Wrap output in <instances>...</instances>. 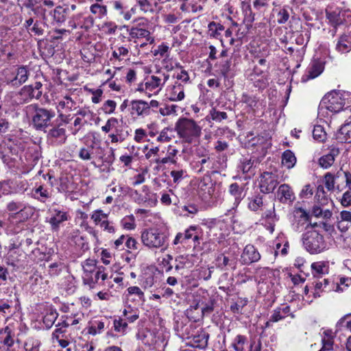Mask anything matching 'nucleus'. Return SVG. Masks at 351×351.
<instances>
[{"mask_svg":"<svg viewBox=\"0 0 351 351\" xmlns=\"http://www.w3.org/2000/svg\"><path fill=\"white\" fill-rule=\"evenodd\" d=\"M93 146L82 147L80 149L79 157L83 160H89L92 158L93 154Z\"/></svg>","mask_w":351,"mask_h":351,"instance_id":"nucleus-54","label":"nucleus"},{"mask_svg":"<svg viewBox=\"0 0 351 351\" xmlns=\"http://www.w3.org/2000/svg\"><path fill=\"white\" fill-rule=\"evenodd\" d=\"M339 149L335 147L332 148L328 154L319 158V165L324 169H328L333 165L335 158L339 155Z\"/></svg>","mask_w":351,"mask_h":351,"instance_id":"nucleus-26","label":"nucleus"},{"mask_svg":"<svg viewBox=\"0 0 351 351\" xmlns=\"http://www.w3.org/2000/svg\"><path fill=\"white\" fill-rule=\"evenodd\" d=\"M175 130L183 141L195 142L202 134V128L192 119L182 117L175 124Z\"/></svg>","mask_w":351,"mask_h":351,"instance_id":"nucleus-1","label":"nucleus"},{"mask_svg":"<svg viewBox=\"0 0 351 351\" xmlns=\"http://www.w3.org/2000/svg\"><path fill=\"white\" fill-rule=\"evenodd\" d=\"M58 317L56 310L50 308L43 317V323L46 328L49 329L53 325L54 322Z\"/></svg>","mask_w":351,"mask_h":351,"instance_id":"nucleus-42","label":"nucleus"},{"mask_svg":"<svg viewBox=\"0 0 351 351\" xmlns=\"http://www.w3.org/2000/svg\"><path fill=\"white\" fill-rule=\"evenodd\" d=\"M29 77V71L25 66H21L17 69L15 77L10 81L13 86H21L25 83Z\"/></svg>","mask_w":351,"mask_h":351,"instance_id":"nucleus-31","label":"nucleus"},{"mask_svg":"<svg viewBox=\"0 0 351 351\" xmlns=\"http://www.w3.org/2000/svg\"><path fill=\"white\" fill-rule=\"evenodd\" d=\"M121 225L124 229L133 230L136 227L133 215L126 216L121 220Z\"/></svg>","mask_w":351,"mask_h":351,"instance_id":"nucleus-57","label":"nucleus"},{"mask_svg":"<svg viewBox=\"0 0 351 351\" xmlns=\"http://www.w3.org/2000/svg\"><path fill=\"white\" fill-rule=\"evenodd\" d=\"M312 273L314 276L319 277L324 274H328L329 270V264L327 261H317L311 264Z\"/></svg>","mask_w":351,"mask_h":351,"instance_id":"nucleus-29","label":"nucleus"},{"mask_svg":"<svg viewBox=\"0 0 351 351\" xmlns=\"http://www.w3.org/2000/svg\"><path fill=\"white\" fill-rule=\"evenodd\" d=\"M261 254L252 245H247L241 254V259L245 264H250L259 261Z\"/></svg>","mask_w":351,"mask_h":351,"instance_id":"nucleus-21","label":"nucleus"},{"mask_svg":"<svg viewBox=\"0 0 351 351\" xmlns=\"http://www.w3.org/2000/svg\"><path fill=\"white\" fill-rule=\"evenodd\" d=\"M43 84L40 82H36L34 87L25 86L23 90L27 91L31 97L39 99L42 95V91L40 90Z\"/></svg>","mask_w":351,"mask_h":351,"instance_id":"nucleus-47","label":"nucleus"},{"mask_svg":"<svg viewBox=\"0 0 351 351\" xmlns=\"http://www.w3.org/2000/svg\"><path fill=\"white\" fill-rule=\"evenodd\" d=\"M40 346V341L33 337L27 338L24 343L25 351H39Z\"/></svg>","mask_w":351,"mask_h":351,"instance_id":"nucleus-48","label":"nucleus"},{"mask_svg":"<svg viewBox=\"0 0 351 351\" xmlns=\"http://www.w3.org/2000/svg\"><path fill=\"white\" fill-rule=\"evenodd\" d=\"M296 163V157L293 152L287 149L282 155V164L287 169L293 168Z\"/></svg>","mask_w":351,"mask_h":351,"instance_id":"nucleus-37","label":"nucleus"},{"mask_svg":"<svg viewBox=\"0 0 351 351\" xmlns=\"http://www.w3.org/2000/svg\"><path fill=\"white\" fill-rule=\"evenodd\" d=\"M127 291L129 295H135L139 300L145 302L144 293L138 287H130L128 288Z\"/></svg>","mask_w":351,"mask_h":351,"instance_id":"nucleus-61","label":"nucleus"},{"mask_svg":"<svg viewBox=\"0 0 351 351\" xmlns=\"http://www.w3.org/2000/svg\"><path fill=\"white\" fill-rule=\"evenodd\" d=\"M310 214L303 208L296 204L293 210L292 228L295 232H302L309 226Z\"/></svg>","mask_w":351,"mask_h":351,"instance_id":"nucleus-11","label":"nucleus"},{"mask_svg":"<svg viewBox=\"0 0 351 351\" xmlns=\"http://www.w3.org/2000/svg\"><path fill=\"white\" fill-rule=\"evenodd\" d=\"M228 192L234 198L232 208H236L245 197L243 189L237 183H232L229 186Z\"/></svg>","mask_w":351,"mask_h":351,"instance_id":"nucleus-25","label":"nucleus"},{"mask_svg":"<svg viewBox=\"0 0 351 351\" xmlns=\"http://www.w3.org/2000/svg\"><path fill=\"white\" fill-rule=\"evenodd\" d=\"M82 268H83V277H86V276H89L93 272L98 269V267L96 265V261L93 259H87L84 263H82Z\"/></svg>","mask_w":351,"mask_h":351,"instance_id":"nucleus-44","label":"nucleus"},{"mask_svg":"<svg viewBox=\"0 0 351 351\" xmlns=\"http://www.w3.org/2000/svg\"><path fill=\"white\" fill-rule=\"evenodd\" d=\"M313 136L315 139L322 142L326 138V132L321 125L314 127L313 130Z\"/></svg>","mask_w":351,"mask_h":351,"instance_id":"nucleus-59","label":"nucleus"},{"mask_svg":"<svg viewBox=\"0 0 351 351\" xmlns=\"http://www.w3.org/2000/svg\"><path fill=\"white\" fill-rule=\"evenodd\" d=\"M209 338V334L204 330H201L197 332V334L195 335L192 337L193 346L198 348H205L208 345V341Z\"/></svg>","mask_w":351,"mask_h":351,"instance_id":"nucleus-27","label":"nucleus"},{"mask_svg":"<svg viewBox=\"0 0 351 351\" xmlns=\"http://www.w3.org/2000/svg\"><path fill=\"white\" fill-rule=\"evenodd\" d=\"M342 176V170H339L335 175L331 172H328L325 174L324 182L326 188L328 191H333L335 188V180Z\"/></svg>","mask_w":351,"mask_h":351,"instance_id":"nucleus-33","label":"nucleus"},{"mask_svg":"<svg viewBox=\"0 0 351 351\" xmlns=\"http://www.w3.org/2000/svg\"><path fill=\"white\" fill-rule=\"evenodd\" d=\"M336 49L341 53H348L351 50V31L339 36L337 41Z\"/></svg>","mask_w":351,"mask_h":351,"instance_id":"nucleus-22","label":"nucleus"},{"mask_svg":"<svg viewBox=\"0 0 351 351\" xmlns=\"http://www.w3.org/2000/svg\"><path fill=\"white\" fill-rule=\"evenodd\" d=\"M326 18L331 25L337 27L342 24L345 20V12L341 9L336 8H327L326 9Z\"/></svg>","mask_w":351,"mask_h":351,"instance_id":"nucleus-19","label":"nucleus"},{"mask_svg":"<svg viewBox=\"0 0 351 351\" xmlns=\"http://www.w3.org/2000/svg\"><path fill=\"white\" fill-rule=\"evenodd\" d=\"M48 213L49 218L47 221L53 231H58L60 229V225L66 221L69 218L68 212L57 205H52L48 209Z\"/></svg>","mask_w":351,"mask_h":351,"instance_id":"nucleus-10","label":"nucleus"},{"mask_svg":"<svg viewBox=\"0 0 351 351\" xmlns=\"http://www.w3.org/2000/svg\"><path fill=\"white\" fill-rule=\"evenodd\" d=\"M109 138L112 143H121L125 139V135H124L121 129L116 128L115 132L109 134Z\"/></svg>","mask_w":351,"mask_h":351,"instance_id":"nucleus-60","label":"nucleus"},{"mask_svg":"<svg viewBox=\"0 0 351 351\" xmlns=\"http://www.w3.org/2000/svg\"><path fill=\"white\" fill-rule=\"evenodd\" d=\"M71 242L79 249L85 251L88 250V243L84 241V238L80 234L79 230H74L71 233Z\"/></svg>","mask_w":351,"mask_h":351,"instance_id":"nucleus-35","label":"nucleus"},{"mask_svg":"<svg viewBox=\"0 0 351 351\" xmlns=\"http://www.w3.org/2000/svg\"><path fill=\"white\" fill-rule=\"evenodd\" d=\"M48 137L56 139L59 144H62L66 139V130L61 127L60 123H58L56 125L49 130Z\"/></svg>","mask_w":351,"mask_h":351,"instance_id":"nucleus-24","label":"nucleus"},{"mask_svg":"<svg viewBox=\"0 0 351 351\" xmlns=\"http://www.w3.org/2000/svg\"><path fill=\"white\" fill-rule=\"evenodd\" d=\"M41 12V17L44 25L56 26L62 24L66 21V10L58 5L53 10L47 11L39 6L35 10V13Z\"/></svg>","mask_w":351,"mask_h":351,"instance_id":"nucleus-7","label":"nucleus"},{"mask_svg":"<svg viewBox=\"0 0 351 351\" xmlns=\"http://www.w3.org/2000/svg\"><path fill=\"white\" fill-rule=\"evenodd\" d=\"M213 311V305H206L204 307L199 308V304H196L194 306H191L186 311V314L190 320L197 322L202 319L205 314L210 313Z\"/></svg>","mask_w":351,"mask_h":351,"instance_id":"nucleus-15","label":"nucleus"},{"mask_svg":"<svg viewBox=\"0 0 351 351\" xmlns=\"http://www.w3.org/2000/svg\"><path fill=\"white\" fill-rule=\"evenodd\" d=\"M142 191L144 194H141L137 191H134L135 196L134 198L135 202L145 206H155L158 202L156 195L152 193L149 187L146 185L142 187Z\"/></svg>","mask_w":351,"mask_h":351,"instance_id":"nucleus-13","label":"nucleus"},{"mask_svg":"<svg viewBox=\"0 0 351 351\" xmlns=\"http://www.w3.org/2000/svg\"><path fill=\"white\" fill-rule=\"evenodd\" d=\"M248 208L252 211H258L262 210L264 206L263 196L260 195H254L248 199Z\"/></svg>","mask_w":351,"mask_h":351,"instance_id":"nucleus-40","label":"nucleus"},{"mask_svg":"<svg viewBox=\"0 0 351 351\" xmlns=\"http://www.w3.org/2000/svg\"><path fill=\"white\" fill-rule=\"evenodd\" d=\"M170 130L165 128L158 136L156 141L159 143H168L171 140V137L169 135Z\"/></svg>","mask_w":351,"mask_h":351,"instance_id":"nucleus-64","label":"nucleus"},{"mask_svg":"<svg viewBox=\"0 0 351 351\" xmlns=\"http://www.w3.org/2000/svg\"><path fill=\"white\" fill-rule=\"evenodd\" d=\"M169 47L167 44L162 43L158 45L157 49L154 51V56H160V57L167 58L169 56Z\"/></svg>","mask_w":351,"mask_h":351,"instance_id":"nucleus-62","label":"nucleus"},{"mask_svg":"<svg viewBox=\"0 0 351 351\" xmlns=\"http://www.w3.org/2000/svg\"><path fill=\"white\" fill-rule=\"evenodd\" d=\"M337 228L346 233V237L351 241V211L342 210L337 218Z\"/></svg>","mask_w":351,"mask_h":351,"instance_id":"nucleus-16","label":"nucleus"},{"mask_svg":"<svg viewBox=\"0 0 351 351\" xmlns=\"http://www.w3.org/2000/svg\"><path fill=\"white\" fill-rule=\"evenodd\" d=\"M169 78V74L158 71L154 75L147 76L143 82L138 85L136 90L144 93L149 97L156 95L162 89Z\"/></svg>","mask_w":351,"mask_h":351,"instance_id":"nucleus-2","label":"nucleus"},{"mask_svg":"<svg viewBox=\"0 0 351 351\" xmlns=\"http://www.w3.org/2000/svg\"><path fill=\"white\" fill-rule=\"evenodd\" d=\"M180 215L183 217H193L198 212V208L195 204H187L182 206L180 208Z\"/></svg>","mask_w":351,"mask_h":351,"instance_id":"nucleus-46","label":"nucleus"},{"mask_svg":"<svg viewBox=\"0 0 351 351\" xmlns=\"http://www.w3.org/2000/svg\"><path fill=\"white\" fill-rule=\"evenodd\" d=\"M176 78L178 80L177 82H181L184 85L191 83L189 73L184 69H181V71L176 74Z\"/></svg>","mask_w":351,"mask_h":351,"instance_id":"nucleus-63","label":"nucleus"},{"mask_svg":"<svg viewBox=\"0 0 351 351\" xmlns=\"http://www.w3.org/2000/svg\"><path fill=\"white\" fill-rule=\"evenodd\" d=\"M324 71V65L321 62L313 61L306 71L307 80L314 79L319 76Z\"/></svg>","mask_w":351,"mask_h":351,"instance_id":"nucleus-32","label":"nucleus"},{"mask_svg":"<svg viewBox=\"0 0 351 351\" xmlns=\"http://www.w3.org/2000/svg\"><path fill=\"white\" fill-rule=\"evenodd\" d=\"M270 273L268 267L257 268L255 271L254 278L258 283L263 282Z\"/></svg>","mask_w":351,"mask_h":351,"instance_id":"nucleus-51","label":"nucleus"},{"mask_svg":"<svg viewBox=\"0 0 351 351\" xmlns=\"http://www.w3.org/2000/svg\"><path fill=\"white\" fill-rule=\"evenodd\" d=\"M177 108L176 105H165L159 108V112L163 117L170 116L176 113Z\"/></svg>","mask_w":351,"mask_h":351,"instance_id":"nucleus-56","label":"nucleus"},{"mask_svg":"<svg viewBox=\"0 0 351 351\" xmlns=\"http://www.w3.org/2000/svg\"><path fill=\"white\" fill-rule=\"evenodd\" d=\"M128 53V47L124 46L119 47L112 51V58L115 60H121L122 57L127 56Z\"/></svg>","mask_w":351,"mask_h":351,"instance_id":"nucleus-53","label":"nucleus"},{"mask_svg":"<svg viewBox=\"0 0 351 351\" xmlns=\"http://www.w3.org/2000/svg\"><path fill=\"white\" fill-rule=\"evenodd\" d=\"M330 204H332V201L326 195L324 187L319 186L315 195V202L311 210L312 215L317 218L330 219L332 215Z\"/></svg>","mask_w":351,"mask_h":351,"instance_id":"nucleus-6","label":"nucleus"},{"mask_svg":"<svg viewBox=\"0 0 351 351\" xmlns=\"http://www.w3.org/2000/svg\"><path fill=\"white\" fill-rule=\"evenodd\" d=\"M343 99L339 92L332 91L326 95L320 104L319 112L324 108L332 112H339L344 106Z\"/></svg>","mask_w":351,"mask_h":351,"instance_id":"nucleus-9","label":"nucleus"},{"mask_svg":"<svg viewBox=\"0 0 351 351\" xmlns=\"http://www.w3.org/2000/svg\"><path fill=\"white\" fill-rule=\"evenodd\" d=\"M112 7L117 16L121 17L125 21L130 20V14L127 12V7L120 1H114L112 2Z\"/></svg>","mask_w":351,"mask_h":351,"instance_id":"nucleus-39","label":"nucleus"},{"mask_svg":"<svg viewBox=\"0 0 351 351\" xmlns=\"http://www.w3.org/2000/svg\"><path fill=\"white\" fill-rule=\"evenodd\" d=\"M73 110L76 109V102L70 95H65L61 99L58 105V109Z\"/></svg>","mask_w":351,"mask_h":351,"instance_id":"nucleus-38","label":"nucleus"},{"mask_svg":"<svg viewBox=\"0 0 351 351\" xmlns=\"http://www.w3.org/2000/svg\"><path fill=\"white\" fill-rule=\"evenodd\" d=\"M315 226H312L311 230L304 233L302 238L304 249L311 254L322 253L328 248L323 234L313 228Z\"/></svg>","mask_w":351,"mask_h":351,"instance_id":"nucleus-3","label":"nucleus"},{"mask_svg":"<svg viewBox=\"0 0 351 351\" xmlns=\"http://www.w3.org/2000/svg\"><path fill=\"white\" fill-rule=\"evenodd\" d=\"M216 266L221 270H223L228 266L234 268L235 267V262L233 258H230L223 254H221L216 258Z\"/></svg>","mask_w":351,"mask_h":351,"instance_id":"nucleus-36","label":"nucleus"},{"mask_svg":"<svg viewBox=\"0 0 351 351\" xmlns=\"http://www.w3.org/2000/svg\"><path fill=\"white\" fill-rule=\"evenodd\" d=\"M108 215L104 213L101 210H96L91 215V219L95 223V224H101L103 221H106Z\"/></svg>","mask_w":351,"mask_h":351,"instance_id":"nucleus-55","label":"nucleus"},{"mask_svg":"<svg viewBox=\"0 0 351 351\" xmlns=\"http://www.w3.org/2000/svg\"><path fill=\"white\" fill-rule=\"evenodd\" d=\"M335 336L332 330L326 329L324 330L322 339V348L320 351H329L332 350Z\"/></svg>","mask_w":351,"mask_h":351,"instance_id":"nucleus-28","label":"nucleus"},{"mask_svg":"<svg viewBox=\"0 0 351 351\" xmlns=\"http://www.w3.org/2000/svg\"><path fill=\"white\" fill-rule=\"evenodd\" d=\"M141 238L143 244L150 250L158 249L164 252L167 248V236L157 228L144 230L141 233Z\"/></svg>","mask_w":351,"mask_h":351,"instance_id":"nucleus-5","label":"nucleus"},{"mask_svg":"<svg viewBox=\"0 0 351 351\" xmlns=\"http://www.w3.org/2000/svg\"><path fill=\"white\" fill-rule=\"evenodd\" d=\"M227 118L228 115L226 112L218 111L213 108L209 111L208 114L206 117V120L208 121H215L216 122H221L222 120H225Z\"/></svg>","mask_w":351,"mask_h":351,"instance_id":"nucleus-41","label":"nucleus"},{"mask_svg":"<svg viewBox=\"0 0 351 351\" xmlns=\"http://www.w3.org/2000/svg\"><path fill=\"white\" fill-rule=\"evenodd\" d=\"M106 268L103 266H99L98 269L95 270L93 274L86 277H83L84 283L88 285L90 287L93 288L94 286L98 283L99 279L101 278V280H105L108 274L105 272Z\"/></svg>","mask_w":351,"mask_h":351,"instance_id":"nucleus-20","label":"nucleus"},{"mask_svg":"<svg viewBox=\"0 0 351 351\" xmlns=\"http://www.w3.org/2000/svg\"><path fill=\"white\" fill-rule=\"evenodd\" d=\"M114 328L115 331L125 334L128 328V323L121 319H114Z\"/></svg>","mask_w":351,"mask_h":351,"instance_id":"nucleus-58","label":"nucleus"},{"mask_svg":"<svg viewBox=\"0 0 351 351\" xmlns=\"http://www.w3.org/2000/svg\"><path fill=\"white\" fill-rule=\"evenodd\" d=\"M247 343V337L244 335H237L231 343V347L234 351H245V347Z\"/></svg>","mask_w":351,"mask_h":351,"instance_id":"nucleus-43","label":"nucleus"},{"mask_svg":"<svg viewBox=\"0 0 351 351\" xmlns=\"http://www.w3.org/2000/svg\"><path fill=\"white\" fill-rule=\"evenodd\" d=\"M136 26L132 27L129 32V35L132 39L145 38L146 41L149 43L154 42V38L151 36L150 32L145 27L147 25V21L144 18H139L136 20Z\"/></svg>","mask_w":351,"mask_h":351,"instance_id":"nucleus-12","label":"nucleus"},{"mask_svg":"<svg viewBox=\"0 0 351 351\" xmlns=\"http://www.w3.org/2000/svg\"><path fill=\"white\" fill-rule=\"evenodd\" d=\"M333 290L334 287L330 285V281L328 279H323L315 282L313 295L315 298L319 297L322 292H330Z\"/></svg>","mask_w":351,"mask_h":351,"instance_id":"nucleus-30","label":"nucleus"},{"mask_svg":"<svg viewBox=\"0 0 351 351\" xmlns=\"http://www.w3.org/2000/svg\"><path fill=\"white\" fill-rule=\"evenodd\" d=\"M278 184L276 174L271 172H264L261 174L259 187L262 193H269L273 192Z\"/></svg>","mask_w":351,"mask_h":351,"instance_id":"nucleus-14","label":"nucleus"},{"mask_svg":"<svg viewBox=\"0 0 351 351\" xmlns=\"http://www.w3.org/2000/svg\"><path fill=\"white\" fill-rule=\"evenodd\" d=\"M278 199L282 203L291 202L295 199L294 193L291 187L286 184H281L277 192Z\"/></svg>","mask_w":351,"mask_h":351,"instance_id":"nucleus-23","label":"nucleus"},{"mask_svg":"<svg viewBox=\"0 0 351 351\" xmlns=\"http://www.w3.org/2000/svg\"><path fill=\"white\" fill-rule=\"evenodd\" d=\"M130 113L135 117H145L148 114L147 101L142 99L132 100L130 102Z\"/></svg>","mask_w":351,"mask_h":351,"instance_id":"nucleus-18","label":"nucleus"},{"mask_svg":"<svg viewBox=\"0 0 351 351\" xmlns=\"http://www.w3.org/2000/svg\"><path fill=\"white\" fill-rule=\"evenodd\" d=\"M90 10L92 14L96 15L98 18H102L107 14L106 5L99 3L93 4L90 8Z\"/></svg>","mask_w":351,"mask_h":351,"instance_id":"nucleus-49","label":"nucleus"},{"mask_svg":"<svg viewBox=\"0 0 351 351\" xmlns=\"http://www.w3.org/2000/svg\"><path fill=\"white\" fill-rule=\"evenodd\" d=\"M290 314V307L285 306L276 308L270 317L272 322H277L287 317Z\"/></svg>","mask_w":351,"mask_h":351,"instance_id":"nucleus-34","label":"nucleus"},{"mask_svg":"<svg viewBox=\"0 0 351 351\" xmlns=\"http://www.w3.org/2000/svg\"><path fill=\"white\" fill-rule=\"evenodd\" d=\"M253 165L254 161L251 159L243 158L241 160L240 165L238 166L239 171H242L243 173H247L250 172Z\"/></svg>","mask_w":351,"mask_h":351,"instance_id":"nucleus-52","label":"nucleus"},{"mask_svg":"<svg viewBox=\"0 0 351 351\" xmlns=\"http://www.w3.org/2000/svg\"><path fill=\"white\" fill-rule=\"evenodd\" d=\"M5 211L8 213L10 218L25 221L34 215L35 208L23 201L11 199L6 202Z\"/></svg>","mask_w":351,"mask_h":351,"instance_id":"nucleus-4","label":"nucleus"},{"mask_svg":"<svg viewBox=\"0 0 351 351\" xmlns=\"http://www.w3.org/2000/svg\"><path fill=\"white\" fill-rule=\"evenodd\" d=\"M27 108L29 111L34 112L32 117V124L36 130H42L46 128L51 119L55 116L53 111L38 108L36 104L29 105Z\"/></svg>","mask_w":351,"mask_h":351,"instance_id":"nucleus-8","label":"nucleus"},{"mask_svg":"<svg viewBox=\"0 0 351 351\" xmlns=\"http://www.w3.org/2000/svg\"><path fill=\"white\" fill-rule=\"evenodd\" d=\"M167 98L171 101H180L185 97L184 85L179 82H176L167 88Z\"/></svg>","mask_w":351,"mask_h":351,"instance_id":"nucleus-17","label":"nucleus"},{"mask_svg":"<svg viewBox=\"0 0 351 351\" xmlns=\"http://www.w3.org/2000/svg\"><path fill=\"white\" fill-rule=\"evenodd\" d=\"M34 191V198L41 202H45L50 197V192L42 185L36 188Z\"/></svg>","mask_w":351,"mask_h":351,"instance_id":"nucleus-45","label":"nucleus"},{"mask_svg":"<svg viewBox=\"0 0 351 351\" xmlns=\"http://www.w3.org/2000/svg\"><path fill=\"white\" fill-rule=\"evenodd\" d=\"M123 315L125 317L126 320L132 323L138 318V313L136 308H134L130 306L124 309Z\"/></svg>","mask_w":351,"mask_h":351,"instance_id":"nucleus-50","label":"nucleus"}]
</instances>
